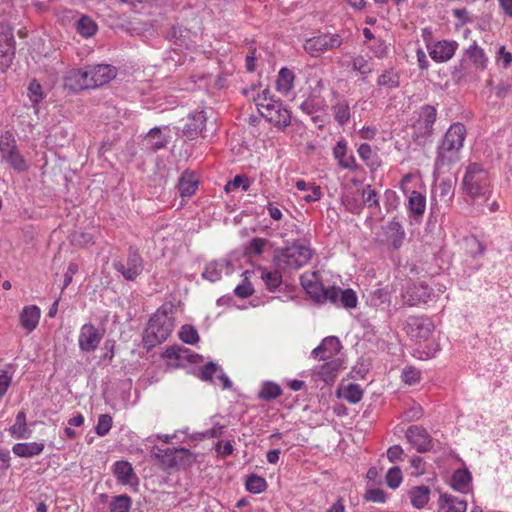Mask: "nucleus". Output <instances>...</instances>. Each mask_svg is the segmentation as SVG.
Listing matches in <instances>:
<instances>
[{
    "instance_id": "f257e3e1",
    "label": "nucleus",
    "mask_w": 512,
    "mask_h": 512,
    "mask_svg": "<svg viewBox=\"0 0 512 512\" xmlns=\"http://www.w3.org/2000/svg\"><path fill=\"white\" fill-rule=\"evenodd\" d=\"M466 138V128L460 123H453L446 131L437 148L435 168L441 170L459 160V153Z\"/></svg>"
},
{
    "instance_id": "f03ea898",
    "label": "nucleus",
    "mask_w": 512,
    "mask_h": 512,
    "mask_svg": "<svg viewBox=\"0 0 512 512\" xmlns=\"http://www.w3.org/2000/svg\"><path fill=\"white\" fill-rule=\"evenodd\" d=\"M171 312L172 306L163 305L150 318L143 336L145 346L152 348L167 340L174 329Z\"/></svg>"
},
{
    "instance_id": "7ed1b4c3",
    "label": "nucleus",
    "mask_w": 512,
    "mask_h": 512,
    "mask_svg": "<svg viewBox=\"0 0 512 512\" xmlns=\"http://www.w3.org/2000/svg\"><path fill=\"white\" fill-rule=\"evenodd\" d=\"M462 185L466 194L474 200L486 201L492 193L489 173L477 163L468 165Z\"/></svg>"
},
{
    "instance_id": "20e7f679",
    "label": "nucleus",
    "mask_w": 512,
    "mask_h": 512,
    "mask_svg": "<svg viewBox=\"0 0 512 512\" xmlns=\"http://www.w3.org/2000/svg\"><path fill=\"white\" fill-rule=\"evenodd\" d=\"M257 109L262 117L277 127H286L290 124V113L276 100L269 89H264L255 99Z\"/></svg>"
},
{
    "instance_id": "39448f33",
    "label": "nucleus",
    "mask_w": 512,
    "mask_h": 512,
    "mask_svg": "<svg viewBox=\"0 0 512 512\" xmlns=\"http://www.w3.org/2000/svg\"><path fill=\"white\" fill-rule=\"evenodd\" d=\"M313 251L309 244L300 241L280 250L275 256V261L280 268L300 269L308 264Z\"/></svg>"
},
{
    "instance_id": "423d86ee",
    "label": "nucleus",
    "mask_w": 512,
    "mask_h": 512,
    "mask_svg": "<svg viewBox=\"0 0 512 512\" xmlns=\"http://www.w3.org/2000/svg\"><path fill=\"white\" fill-rule=\"evenodd\" d=\"M1 160L18 172L28 170L29 164L21 154L14 135L7 131L0 138Z\"/></svg>"
},
{
    "instance_id": "0eeeda50",
    "label": "nucleus",
    "mask_w": 512,
    "mask_h": 512,
    "mask_svg": "<svg viewBox=\"0 0 512 512\" xmlns=\"http://www.w3.org/2000/svg\"><path fill=\"white\" fill-rule=\"evenodd\" d=\"M343 38L338 33H320L306 38L303 42L304 51L311 57L318 58L328 51L340 47Z\"/></svg>"
},
{
    "instance_id": "6e6552de",
    "label": "nucleus",
    "mask_w": 512,
    "mask_h": 512,
    "mask_svg": "<svg viewBox=\"0 0 512 512\" xmlns=\"http://www.w3.org/2000/svg\"><path fill=\"white\" fill-rule=\"evenodd\" d=\"M413 122V137L417 141L426 140L433 134V126L437 117V110L434 106L424 105L416 113Z\"/></svg>"
},
{
    "instance_id": "1a4fd4ad",
    "label": "nucleus",
    "mask_w": 512,
    "mask_h": 512,
    "mask_svg": "<svg viewBox=\"0 0 512 512\" xmlns=\"http://www.w3.org/2000/svg\"><path fill=\"white\" fill-rule=\"evenodd\" d=\"M113 268L119 272L125 280L134 281L144 269V262L139 249L136 246H130L128 248L126 261H114Z\"/></svg>"
},
{
    "instance_id": "9d476101",
    "label": "nucleus",
    "mask_w": 512,
    "mask_h": 512,
    "mask_svg": "<svg viewBox=\"0 0 512 512\" xmlns=\"http://www.w3.org/2000/svg\"><path fill=\"white\" fill-rule=\"evenodd\" d=\"M15 57V38L9 24L0 23V70L6 71Z\"/></svg>"
},
{
    "instance_id": "9b49d317",
    "label": "nucleus",
    "mask_w": 512,
    "mask_h": 512,
    "mask_svg": "<svg viewBox=\"0 0 512 512\" xmlns=\"http://www.w3.org/2000/svg\"><path fill=\"white\" fill-rule=\"evenodd\" d=\"M404 329L410 338L421 342L429 339L434 331V324L426 316H410L406 320Z\"/></svg>"
},
{
    "instance_id": "f8f14e48",
    "label": "nucleus",
    "mask_w": 512,
    "mask_h": 512,
    "mask_svg": "<svg viewBox=\"0 0 512 512\" xmlns=\"http://www.w3.org/2000/svg\"><path fill=\"white\" fill-rule=\"evenodd\" d=\"M433 290L424 283L408 284L402 292V299L409 307L425 304L432 300Z\"/></svg>"
},
{
    "instance_id": "ddd939ff",
    "label": "nucleus",
    "mask_w": 512,
    "mask_h": 512,
    "mask_svg": "<svg viewBox=\"0 0 512 512\" xmlns=\"http://www.w3.org/2000/svg\"><path fill=\"white\" fill-rule=\"evenodd\" d=\"M90 88L108 83L116 77V69L108 64H98L86 68Z\"/></svg>"
},
{
    "instance_id": "4468645a",
    "label": "nucleus",
    "mask_w": 512,
    "mask_h": 512,
    "mask_svg": "<svg viewBox=\"0 0 512 512\" xmlns=\"http://www.w3.org/2000/svg\"><path fill=\"white\" fill-rule=\"evenodd\" d=\"M102 339V334L98 331V329L90 324H84L79 333L78 344L79 348L84 352H93L95 351Z\"/></svg>"
},
{
    "instance_id": "2eb2a0df",
    "label": "nucleus",
    "mask_w": 512,
    "mask_h": 512,
    "mask_svg": "<svg viewBox=\"0 0 512 512\" xmlns=\"http://www.w3.org/2000/svg\"><path fill=\"white\" fill-rule=\"evenodd\" d=\"M207 121V116L205 111H196L190 113L187 116L186 122L183 126L182 132L183 135L189 139L193 140L202 134Z\"/></svg>"
},
{
    "instance_id": "dca6fc26",
    "label": "nucleus",
    "mask_w": 512,
    "mask_h": 512,
    "mask_svg": "<svg viewBox=\"0 0 512 512\" xmlns=\"http://www.w3.org/2000/svg\"><path fill=\"white\" fill-rule=\"evenodd\" d=\"M232 271L231 262L225 258H221L208 262L202 272V277L214 283L219 281L224 274H231Z\"/></svg>"
},
{
    "instance_id": "f3484780",
    "label": "nucleus",
    "mask_w": 512,
    "mask_h": 512,
    "mask_svg": "<svg viewBox=\"0 0 512 512\" xmlns=\"http://www.w3.org/2000/svg\"><path fill=\"white\" fill-rule=\"evenodd\" d=\"M406 438L420 453L427 452L432 448V439L423 427L416 425L410 426L406 431Z\"/></svg>"
},
{
    "instance_id": "a211bd4d",
    "label": "nucleus",
    "mask_w": 512,
    "mask_h": 512,
    "mask_svg": "<svg viewBox=\"0 0 512 512\" xmlns=\"http://www.w3.org/2000/svg\"><path fill=\"white\" fill-rule=\"evenodd\" d=\"M341 344L337 337L329 336L313 349L312 356L318 360L337 359L335 356L340 351Z\"/></svg>"
},
{
    "instance_id": "6ab92c4d",
    "label": "nucleus",
    "mask_w": 512,
    "mask_h": 512,
    "mask_svg": "<svg viewBox=\"0 0 512 512\" xmlns=\"http://www.w3.org/2000/svg\"><path fill=\"white\" fill-rule=\"evenodd\" d=\"M455 41L442 40L428 46L430 57L436 62H446L450 60L457 49Z\"/></svg>"
},
{
    "instance_id": "aec40b11",
    "label": "nucleus",
    "mask_w": 512,
    "mask_h": 512,
    "mask_svg": "<svg viewBox=\"0 0 512 512\" xmlns=\"http://www.w3.org/2000/svg\"><path fill=\"white\" fill-rule=\"evenodd\" d=\"M112 472L122 485L133 486L138 484V477L128 461H116L112 466Z\"/></svg>"
},
{
    "instance_id": "412c9836",
    "label": "nucleus",
    "mask_w": 512,
    "mask_h": 512,
    "mask_svg": "<svg viewBox=\"0 0 512 512\" xmlns=\"http://www.w3.org/2000/svg\"><path fill=\"white\" fill-rule=\"evenodd\" d=\"M64 86L71 91L89 89L90 84L86 68L69 70L64 76Z\"/></svg>"
},
{
    "instance_id": "4be33fe9",
    "label": "nucleus",
    "mask_w": 512,
    "mask_h": 512,
    "mask_svg": "<svg viewBox=\"0 0 512 512\" xmlns=\"http://www.w3.org/2000/svg\"><path fill=\"white\" fill-rule=\"evenodd\" d=\"M451 487L460 493L473 496L472 475L467 469H457L451 477Z\"/></svg>"
},
{
    "instance_id": "5701e85b",
    "label": "nucleus",
    "mask_w": 512,
    "mask_h": 512,
    "mask_svg": "<svg viewBox=\"0 0 512 512\" xmlns=\"http://www.w3.org/2000/svg\"><path fill=\"white\" fill-rule=\"evenodd\" d=\"M325 362L313 369V375L319 377L325 383H331L336 378L340 367V359L324 360Z\"/></svg>"
},
{
    "instance_id": "b1692460",
    "label": "nucleus",
    "mask_w": 512,
    "mask_h": 512,
    "mask_svg": "<svg viewBox=\"0 0 512 512\" xmlns=\"http://www.w3.org/2000/svg\"><path fill=\"white\" fill-rule=\"evenodd\" d=\"M333 156L338 161V165L343 169L356 170V160L352 154L347 153V142L339 140L333 148Z\"/></svg>"
},
{
    "instance_id": "393cba45",
    "label": "nucleus",
    "mask_w": 512,
    "mask_h": 512,
    "mask_svg": "<svg viewBox=\"0 0 512 512\" xmlns=\"http://www.w3.org/2000/svg\"><path fill=\"white\" fill-rule=\"evenodd\" d=\"M41 310L36 305L25 306L19 317L21 326L28 332H32L39 324Z\"/></svg>"
},
{
    "instance_id": "a878e982",
    "label": "nucleus",
    "mask_w": 512,
    "mask_h": 512,
    "mask_svg": "<svg viewBox=\"0 0 512 512\" xmlns=\"http://www.w3.org/2000/svg\"><path fill=\"white\" fill-rule=\"evenodd\" d=\"M467 501L452 494L443 493L439 497L440 512H466Z\"/></svg>"
},
{
    "instance_id": "bb28decb",
    "label": "nucleus",
    "mask_w": 512,
    "mask_h": 512,
    "mask_svg": "<svg viewBox=\"0 0 512 512\" xmlns=\"http://www.w3.org/2000/svg\"><path fill=\"white\" fill-rule=\"evenodd\" d=\"M465 56L471 61L475 69L485 70L488 66V56L484 49L481 48L474 40L465 50Z\"/></svg>"
},
{
    "instance_id": "cd10ccee",
    "label": "nucleus",
    "mask_w": 512,
    "mask_h": 512,
    "mask_svg": "<svg viewBox=\"0 0 512 512\" xmlns=\"http://www.w3.org/2000/svg\"><path fill=\"white\" fill-rule=\"evenodd\" d=\"M295 73L287 68L283 67L278 72L276 80V89L283 95H288L294 88Z\"/></svg>"
},
{
    "instance_id": "c85d7f7f",
    "label": "nucleus",
    "mask_w": 512,
    "mask_h": 512,
    "mask_svg": "<svg viewBox=\"0 0 512 512\" xmlns=\"http://www.w3.org/2000/svg\"><path fill=\"white\" fill-rule=\"evenodd\" d=\"M300 281L306 292L316 301H320V295L324 287L319 283L317 274L305 273L301 276Z\"/></svg>"
},
{
    "instance_id": "c756f323",
    "label": "nucleus",
    "mask_w": 512,
    "mask_h": 512,
    "mask_svg": "<svg viewBox=\"0 0 512 512\" xmlns=\"http://www.w3.org/2000/svg\"><path fill=\"white\" fill-rule=\"evenodd\" d=\"M188 451L186 449H166L163 450L157 446L153 447L152 454L161 458L164 465L167 467H174L178 464V456L181 454H186Z\"/></svg>"
},
{
    "instance_id": "7c9ffc66",
    "label": "nucleus",
    "mask_w": 512,
    "mask_h": 512,
    "mask_svg": "<svg viewBox=\"0 0 512 512\" xmlns=\"http://www.w3.org/2000/svg\"><path fill=\"white\" fill-rule=\"evenodd\" d=\"M44 449L43 443L29 442L17 443L12 447L13 453L22 458H31L42 453Z\"/></svg>"
},
{
    "instance_id": "2f4dec72",
    "label": "nucleus",
    "mask_w": 512,
    "mask_h": 512,
    "mask_svg": "<svg viewBox=\"0 0 512 512\" xmlns=\"http://www.w3.org/2000/svg\"><path fill=\"white\" fill-rule=\"evenodd\" d=\"M332 111L335 121L340 126H344L349 122L351 118V112L349 103L346 99L338 98L336 102L332 105Z\"/></svg>"
},
{
    "instance_id": "473e14b6",
    "label": "nucleus",
    "mask_w": 512,
    "mask_h": 512,
    "mask_svg": "<svg viewBox=\"0 0 512 512\" xmlns=\"http://www.w3.org/2000/svg\"><path fill=\"white\" fill-rule=\"evenodd\" d=\"M377 85L386 89L398 88L400 85V75L393 68L387 69L379 75Z\"/></svg>"
},
{
    "instance_id": "72a5a7b5",
    "label": "nucleus",
    "mask_w": 512,
    "mask_h": 512,
    "mask_svg": "<svg viewBox=\"0 0 512 512\" xmlns=\"http://www.w3.org/2000/svg\"><path fill=\"white\" fill-rule=\"evenodd\" d=\"M430 489L427 486L414 487L410 491V500L413 507L423 508L429 501Z\"/></svg>"
},
{
    "instance_id": "f704fd0d",
    "label": "nucleus",
    "mask_w": 512,
    "mask_h": 512,
    "mask_svg": "<svg viewBox=\"0 0 512 512\" xmlns=\"http://www.w3.org/2000/svg\"><path fill=\"white\" fill-rule=\"evenodd\" d=\"M198 181L192 174L183 173L179 179V192L182 197H190L197 189Z\"/></svg>"
},
{
    "instance_id": "c9c22d12",
    "label": "nucleus",
    "mask_w": 512,
    "mask_h": 512,
    "mask_svg": "<svg viewBox=\"0 0 512 512\" xmlns=\"http://www.w3.org/2000/svg\"><path fill=\"white\" fill-rule=\"evenodd\" d=\"M10 434L18 439H26L29 433L26 427V415L23 411L18 412L15 423L9 429Z\"/></svg>"
},
{
    "instance_id": "e433bc0d",
    "label": "nucleus",
    "mask_w": 512,
    "mask_h": 512,
    "mask_svg": "<svg viewBox=\"0 0 512 512\" xmlns=\"http://www.w3.org/2000/svg\"><path fill=\"white\" fill-rule=\"evenodd\" d=\"M77 32L85 38L93 36L98 26L96 22L89 16H82L76 23Z\"/></svg>"
},
{
    "instance_id": "4c0bfd02",
    "label": "nucleus",
    "mask_w": 512,
    "mask_h": 512,
    "mask_svg": "<svg viewBox=\"0 0 512 512\" xmlns=\"http://www.w3.org/2000/svg\"><path fill=\"white\" fill-rule=\"evenodd\" d=\"M408 207L415 215H422L426 208V198L420 192L412 191L409 200Z\"/></svg>"
},
{
    "instance_id": "58836bf2",
    "label": "nucleus",
    "mask_w": 512,
    "mask_h": 512,
    "mask_svg": "<svg viewBox=\"0 0 512 512\" xmlns=\"http://www.w3.org/2000/svg\"><path fill=\"white\" fill-rule=\"evenodd\" d=\"M261 278L264 281L267 289L275 291L282 283V275L279 271H269L267 269L261 270Z\"/></svg>"
},
{
    "instance_id": "ea45409f",
    "label": "nucleus",
    "mask_w": 512,
    "mask_h": 512,
    "mask_svg": "<svg viewBox=\"0 0 512 512\" xmlns=\"http://www.w3.org/2000/svg\"><path fill=\"white\" fill-rule=\"evenodd\" d=\"M464 245L466 252L473 258L483 255L485 251V246L475 236L465 237Z\"/></svg>"
},
{
    "instance_id": "a19ab883",
    "label": "nucleus",
    "mask_w": 512,
    "mask_h": 512,
    "mask_svg": "<svg viewBox=\"0 0 512 512\" xmlns=\"http://www.w3.org/2000/svg\"><path fill=\"white\" fill-rule=\"evenodd\" d=\"M358 154L367 166L375 168L379 165L378 157L368 143H363L359 146Z\"/></svg>"
},
{
    "instance_id": "79ce46f5",
    "label": "nucleus",
    "mask_w": 512,
    "mask_h": 512,
    "mask_svg": "<svg viewBox=\"0 0 512 512\" xmlns=\"http://www.w3.org/2000/svg\"><path fill=\"white\" fill-rule=\"evenodd\" d=\"M342 397L351 404H356L363 397V390L359 384L351 383L344 388Z\"/></svg>"
},
{
    "instance_id": "37998d69",
    "label": "nucleus",
    "mask_w": 512,
    "mask_h": 512,
    "mask_svg": "<svg viewBox=\"0 0 512 512\" xmlns=\"http://www.w3.org/2000/svg\"><path fill=\"white\" fill-rule=\"evenodd\" d=\"M282 393L280 386L272 382H266L259 391V397L264 400H272L279 397Z\"/></svg>"
},
{
    "instance_id": "c03bdc74",
    "label": "nucleus",
    "mask_w": 512,
    "mask_h": 512,
    "mask_svg": "<svg viewBox=\"0 0 512 512\" xmlns=\"http://www.w3.org/2000/svg\"><path fill=\"white\" fill-rule=\"evenodd\" d=\"M250 187V181L249 179L244 175H236L232 180H230L225 185V191L227 193H231L239 188H241L243 191H247Z\"/></svg>"
},
{
    "instance_id": "a18cd8bd",
    "label": "nucleus",
    "mask_w": 512,
    "mask_h": 512,
    "mask_svg": "<svg viewBox=\"0 0 512 512\" xmlns=\"http://www.w3.org/2000/svg\"><path fill=\"white\" fill-rule=\"evenodd\" d=\"M246 489L251 493H261L263 492L266 487L267 483L266 480L260 476L257 475H251L246 480Z\"/></svg>"
},
{
    "instance_id": "49530a36",
    "label": "nucleus",
    "mask_w": 512,
    "mask_h": 512,
    "mask_svg": "<svg viewBox=\"0 0 512 512\" xmlns=\"http://www.w3.org/2000/svg\"><path fill=\"white\" fill-rule=\"evenodd\" d=\"M180 339L189 345H194L199 341V334L197 330L191 325L182 326L179 332Z\"/></svg>"
},
{
    "instance_id": "de8ad7c7",
    "label": "nucleus",
    "mask_w": 512,
    "mask_h": 512,
    "mask_svg": "<svg viewBox=\"0 0 512 512\" xmlns=\"http://www.w3.org/2000/svg\"><path fill=\"white\" fill-rule=\"evenodd\" d=\"M386 484L391 489H396L402 483L403 477L401 469L397 466L391 467L386 474Z\"/></svg>"
},
{
    "instance_id": "09e8293b",
    "label": "nucleus",
    "mask_w": 512,
    "mask_h": 512,
    "mask_svg": "<svg viewBox=\"0 0 512 512\" xmlns=\"http://www.w3.org/2000/svg\"><path fill=\"white\" fill-rule=\"evenodd\" d=\"M146 140L147 141L155 140L154 142L151 143V148L153 150H159V149L165 147V145L167 143L166 140L162 136L161 130L158 127H154L148 132V134L146 136Z\"/></svg>"
},
{
    "instance_id": "8fccbe9b",
    "label": "nucleus",
    "mask_w": 512,
    "mask_h": 512,
    "mask_svg": "<svg viewBox=\"0 0 512 512\" xmlns=\"http://www.w3.org/2000/svg\"><path fill=\"white\" fill-rule=\"evenodd\" d=\"M357 303L356 293L352 289L341 290L339 304L347 309H352L357 306Z\"/></svg>"
},
{
    "instance_id": "3c124183",
    "label": "nucleus",
    "mask_w": 512,
    "mask_h": 512,
    "mask_svg": "<svg viewBox=\"0 0 512 512\" xmlns=\"http://www.w3.org/2000/svg\"><path fill=\"white\" fill-rule=\"evenodd\" d=\"M27 90H28L27 95L33 104H38L39 102H41L44 99V93L42 91V87H41L40 83H38L36 80H32L29 83Z\"/></svg>"
},
{
    "instance_id": "603ef678",
    "label": "nucleus",
    "mask_w": 512,
    "mask_h": 512,
    "mask_svg": "<svg viewBox=\"0 0 512 512\" xmlns=\"http://www.w3.org/2000/svg\"><path fill=\"white\" fill-rule=\"evenodd\" d=\"M341 288L339 287H328L323 288V291L320 295V301L319 302H325L329 301L333 304H338L340 300V294H341Z\"/></svg>"
},
{
    "instance_id": "864d4df0",
    "label": "nucleus",
    "mask_w": 512,
    "mask_h": 512,
    "mask_svg": "<svg viewBox=\"0 0 512 512\" xmlns=\"http://www.w3.org/2000/svg\"><path fill=\"white\" fill-rule=\"evenodd\" d=\"M352 68L363 76H367L373 71V68L369 64L368 60L363 56H357L353 58Z\"/></svg>"
},
{
    "instance_id": "5fc2aeb1",
    "label": "nucleus",
    "mask_w": 512,
    "mask_h": 512,
    "mask_svg": "<svg viewBox=\"0 0 512 512\" xmlns=\"http://www.w3.org/2000/svg\"><path fill=\"white\" fill-rule=\"evenodd\" d=\"M371 304L379 307L382 304H387L390 302V294L384 288H379L373 291L370 295Z\"/></svg>"
},
{
    "instance_id": "6e6d98bb",
    "label": "nucleus",
    "mask_w": 512,
    "mask_h": 512,
    "mask_svg": "<svg viewBox=\"0 0 512 512\" xmlns=\"http://www.w3.org/2000/svg\"><path fill=\"white\" fill-rule=\"evenodd\" d=\"M268 241L263 238H253L249 245L246 248V253L249 256H258L262 254L264 247L267 245Z\"/></svg>"
},
{
    "instance_id": "4d7b16f0",
    "label": "nucleus",
    "mask_w": 512,
    "mask_h": 512,
    "mask_svg": "<svg viewBox=\"0 0 512 512\" xmlns=\"http://www.w3.org/2000/svg\"><path fill=\"white\" fill-rule=\"evenodd\" d=\"M420 376L421 372L412 366L405 367L401 374L403 382L408 385H414L415 383L419 382Z\"/></svg>"
},
{
    "instance_id": "13d9d810",
    "label": "nucleus",
    "mask_w": 512,
    "mask_h": 512,
    "mask_svg": "<svg viewBox=\"0 0 512 512\" xmlns=\"http://www.w3.org/2000/svg\"><path fill=\"white\" fill-rule=\"evenodd\" d=\"M112 426V418L108 414H101L95 428L97 435L105 436L108 434Z\"/></svg>"
},
{
    "instance_id": "bf43d9fd",
    "label": "nucleus",
    "mask_w": 512,
    "mask_h": 512,
    "mask_svg": "<svg viewBox=\"0 0 512 512\" xmlns=\"http://www.w3.org/2000/svg\"><path fill=\"white\" fill-rule=\"evenodd\" d=\"M362 197L364 204L368 207H379L378 195L370 185L363 188Z\"/></svg>"
},
{
    "instance_id": "052dcab7",
    "label": "nucleus",
    "mask_w": 512,
    "mask_h": 512,
    "mask_svg": "<svg viewBox=\"0 0 512 512\" xmlns=\"http://www.w3.org/2000/svg\"><path fill=\"white\" fill-rule=\"evenodd\" d=\"M220 368L213 362H209L200 370V378L203 381H212L213 376L219 374Z\"/></svg>"
},
{
    "instance_id": "680f3d73",
    "label": "nucleus",
    "mask_w": 512,
    "mask_h": 512,
    "mask_svg": "<svg viewBox=\"0 0 512 512\" xmlns=\"http://www.w3.org/2000/svg\"><path fill=\"white\" fill-rule=\"evenodd\" d=\"M188 352V349L181 346H170L165 350L164 356L166 358H176L182 359L185 357V354Z\"/></svg>"
},
{
    "instance_id": "e2e57ef3",
    "label": "nucleus",
    "mask_w": 512,
    "mask_h": 512,
    "mask_svg": "<svg viewBox=\"0 0 512 512\" xmlns=\"http://www.w3.org/2000/svg\"><path fill=\"white\" fill-rule=\"evenodd\" d=\"M365 499L375 503H384L386 495L381 489H370L365 493Z\"/></svg>"
},
{
    "instance_id": "0e129e2a",
    "label": "nucleus",
    "mask_w": 512,
    "mask_h": 512,
    "mask_svg": "<svg viewBox=\"0 0 512 512\" xmlns=\"http://www.w3.org/2000/svg\"><path fill=\"white\" fill-rule=\"evenodd\" d=\"M12 377L6 370L0 369V398H2L11 385Z\"/></svg>"
},
{
    "instance_id": "69168bd1",
    "label": "nucleus",
    "mask_w": 512,
    "mask_h": 512,
    "mask_svg": "<svg viewBox=\"0 0 512 512\" xmlns=\"http://www.w3.org/2000/svg\"><path fill=\"white\" fill-rule=\"evenodd\" d=\"M254 289L249 282H243L235 287L234 293L240 298H247L252 295Z\"/></svg>"
},
{
    "instance_id": "338daca9",
    "label": "nucleus",
    "mask_w": 512,
    "mask_h": 512,
    "mask_svg": "<svg viewBox=\"0 0 512 512\" xmlns=\"http://www.w3.org/2000/svg\"><path fill=\"white\" fill-rule=\"evenodd\" d=\"M215 450L220 456L225 458L233 453V446L230 441H218Z\"/></svg>"
},
{
    "instance_id": "774afa93",
    "label": "nucleus",
    "mask_w": 512,
    "mask_h": 512,
    "mask_svg": "<svg viewBox=\"0 0 512 512\" xmlns=\"http://www.w3.org/2000/svg\"><path fill=\"white\" fill-rule=\"evenodd\" d=\"M403 453H404V451L401 446L394 445V446H391L390 448H388L387 458L390 462L394 463V462L402 460Z\"/></svg>"
}]
</instances>
